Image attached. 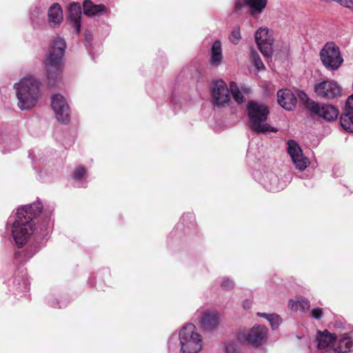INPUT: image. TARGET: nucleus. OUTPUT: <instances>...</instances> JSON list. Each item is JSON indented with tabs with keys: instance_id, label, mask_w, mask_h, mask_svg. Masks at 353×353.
Here are the masks:
<instances>
[{
	"instance_id": "41",
	"label": "nucleus",
	"mask_w": 353,
	"mask_h": 353,
	"mask_svg": "<svg viewBox=\"0 0 353 353\" xmlns=\"http://www.w3.org/2000/svg\"><path fill=\"white\" fill-rule=\"evenodd\" d=\"M321 1H323V2H329V1L336 2V0H321Z\"/></svg>"
},
{
	"instance_id": "23",
	"label": "nucleus",
	"mask_w": 353,
	"mask_h": 353,
	"mask_svg": "<svg viewBox=\"0 0 353 353\" xmlns=\"http://www.w3.org/2000/svg\"><path fill=\"white\" fill-rule=\"evenodd\" d=\"M340 123L345 130L353 132V112L344 108L340 117Z\"/></svg>"
},
{
	"instance_id": "9",
	"label": "nucleus",
	"mask_w": 353,
	"mask_h": 353,
	"mask_svg": "<svg viewBox=\"0 0 353 353\" xmlns=\"http://www.w3.org/2000/svg\"><path fill=\"white\" fill-rule=\"evenodd\" d=\"M314 92L319 98L330 100L339 97L341 94V89L333 81H323L315 85Z\"/></svg>"
},
{
	"instance_id": "42",
	"label": "nucleus",
	"mask_w": 353,
	"mask_h": 353,
	"mask_svg": "<svg viewBox=\"0 0 353 353\" xmlns=\"http://www.w3.org/2000/svg\"><path fill=\"white\" fill-rule=\"evenodd\" d=\"M19 255H20V252H15V257L16 258H18Z\"/></svg>"
},
{
	"instance_id": "11",
	"label": "nucleus",
	"mask_w": 353,
	"mask_h": 353,
	"mask_svg": "<svg viewBox=\"0 0 353 353\" xmlns=\"http://www.w3.org/2000/svg\"><path fill=\"white\" fill-rule=\"evenodd\" d=\"M255 40L261 52L265 57H270L272 54L273 39L269 34V30L260 28L255 33Z\"/></svg>"
},
{
	"instance_id": "31",
	"label": "nucleus",
	"mask_w": 353,
	"mask_h": 353,
	"mask_svg": "<svg viewBox=\"0 0 353 353\" xmlns=\"http://www.w3.org/2000/svg\"><path fill=\"white\" fill-rule=\"evenodd\" d=\"M229 39L230 41L234 44H237L239 43L241 39L239 28H236L232 31Z\"/></svg>"
},
{
	"instance_id": "19",
	"label": "nucleus",
	"mask_w": 353,
	"mask_h": 353,
	"mask_svg": "<svg viewBox=\"0 0 353 353\" xmlns=\"http://www.w3.org/2000/svg\"><path fill=\"white\" fill-rule=\"evenodd\" d=\"M48 16L50 27L54 28L59 27L63 19L61 6L58 3H53L48 9Z\"/></svg>"
},
{
	"instance_id": "27",
	"label": "nucleus",
	"mask_w": 353,
	"mask_h": 353,
	"mask_svg": "<svg viewBox=\"0 0 353 353\" xmlns=\"http://www.w3.org/2000/svg\"><path fill=\"white\" fill-rule=\"evenodd\" d=\"M230 93L231 92L234 99L238 103H243L245 102V97L243 94L240 92L237 84L231 81L230 83Z\"/></svg>"
},
{
	"instance_id": "40",
	"label": "nucleus",
	"mask_w": 353,
	"mask_h": 353,
	"mask_svg": "<svg viewBox=\"0 0 353 353\" xmlns=\"http://www.w3.org/2000/svg\"><path fill=\"white\" fill-rule=\"evenodd\" d=\"M243 307L245 308H247V307H250V303L248 300H246L245 301H244L243 303Z\"/></svg>"
},
{
	"instance_id": "16",
	"label": "nucleus",
	"mask_w": 353,
	"mask_h": 353,
	"mask_svg": "<svg viewBox=\"0 0 353 353\" xmlns=\"http://www.w3.org/2000/svg\"><path fill=\"white\" fill-rule=\"evenodd\" d=\"M268 0H236L235 9L240 10L244 5L250 8V13L252 16L261 14L266 7Z\"/></svg>"
},
{
	"instance_id": "34",
	"label": "nucleus",
	"mask_w": 353,
	"mask_h": 353,
	"mask_svg": "<svg viewBox=\"0 0 353 353\" xmlns=\"http://www.w3.org/2000/svg\"><path fill=\"white\" fill-rule=\"evenodd\" d=\"M93 39V35L91 31L86 30L84 32V40H85V45L88 50L92 46V41Z\"/></svg>"
},
{
	"instance_id": "13",
	"label": "nucleus",
	"mask_w": 353,
	"mask_h": 353,
	"mask_svg": "<svg viewBox=\"0 0 353 353\" xmlns=\"http://www.w3.org/2000/svg\"><path fill=\"white\" fill-rule=\"evenodd\" d=\"M197 318L199 324L203 330H211L218 326L220 314L216 311L205 310L199 312Z\"/></svg>"
},
{
	"instance_id": "15",
	"label": "nucleus",
	"mask_w": 353,
	"mask_h": 353,
	"mask_svg": "<svg viewBox=\"0 0 353 353\" xmlns=\"http://www.w3.org/2000/svg\"><path fill=\"white\" fill-rule=\"evenodd\" d=\"M353 351V333L343 334L334 348H329L322 353H349Z\"/></svg>"
},
{
	"instance_id": "32",
	"label": "nucleus",
	"mask_w": 353,
	"mask_h": 353,
	"mask_svg": "<svg viewBox=\"0 0 353 353\" xmlns=\"http://www.w3.org/2000/svg\"><path fill=\"white\" fill-rule=\"evenodd\" d=\"M221 287L224 290H232L234 287V282L228 277H224L221 282Z\"/></svg>"
},
{
	"instance_id": "6",
	"label": "nucleus",
	"mask_w": 353,
	"mask_h": 353,
	"mask_svg": "<svg viewBox=\"0 0 353 353\" xmlns=\"http://www.w3.org/2000/svg\"><path fill=\"white\" fill-rule=\"evenodd\" d=\"M320 58L328 70H336L343 63V59L339 47L333 42L327 43L320 51Z\"/></svg>"
},
{
	"instance_id": "4",
	"label": "nucleus",
	"mask_w": 353,
	"mask_h": 353,
	"mask_svg": "<svg viewBox=\"0 0 353 353\" xmlns=\"http://www.w3.org/2000/svg\"><path fill=\"white\" fill-rule=\"evenodd\" d=\"M250 128L256 133L276 132L277 129L269 125L266 121L269 114V109L266 105L254 101L247 104Z\"/></svg>"
},
{
	"instance_id": "1",
	"label": "nucleus",
	"mask_w": 353,
	"mask_h": 353,
	"mask_svg": "<svg viewBox=\"0 0 353 353\" xmlns=\"http://www.w3.org/2000/svg\"><path fill=\"white\" fill-rule=\"evenodd\" d=\"M42 210L43 205L39 201L17 209L16 219L12 223V234L18 247H22L33 234L34 228L32 219L39 216Z\"/></svg>"
},
{
	"instance_id": "38",
	"label": "nucleus",
	"mask_w": 353,
	"mask_h": 353,
	"mask_svg": "<svg viewBox=\"0 0 353 353\" xmlns=\"http://www.w3.org/2000/svg\"><path fill=\"white\" fill-rule=\"evenodd\" d=\"M345 108L353 112V94L347 98Z\"/></svg>"
},
{
	"instance_id": "21",
	"label": "nucleus",
	"mask_w": 353,
	"mask_h": 353,
	"mask_svg": "<svg viewBox=\"0 0 353 353\" xmlns=\"http://www.w3.org/2000/svg\"><path fill=\"white\" fill-rule=\"evenodd\" d=\"M263 185L270 192H278L283 189L278 176L274 173H269L263 179Z\"/></svg>"
},
{
	"instance_id": "12",
	"label": "nucleus",
	"mask_w": 353,
	"mask_h": 353,
	"mask_svg": "<svg viewBox=\"0 0 353 353\" xmlns=\"http://www.w3.org/2000/svg\"><path fill=\"white\" fill-rule=\"evenodd\" d=\"M288 145V153L296 168L304 170L310 164L307 158L303 157L301 148L294 140H289Z\"/></svg>"
},
{
	"instance_id": "10",
	"label": "nucleus",
	"mask_w": 353,
	"mask_h": 353,
	"mask_svg": "<svg viewBox=\"0 0 353 353\" xmlns=\"http://www.w3.org/2000/svg\"><path fill=\"white\" fill-rule=\"evenodd\" d=\"M51 106L56 114L57 120L63 123L69 121L70 110L65 98L59 94H54L51 97Z\"/></svg>"
},
{
	"instance_id": "35",
	"label": "nucleus",
	"mask_w": 353,
	"mask_h": 353,
	"mask_svg": "<svg viewBox=\"0 0 353 353\" xmlns=\"http://www.w3.org/2000/svg\"><path fill=\"white\" fill-rule=\"evenodd\" d=\"M8 140V138L7 137H3L0 139V148L2 149L3 152H6V150L3 149V148H6V145H5L6 141H7ZM17 148L16 144H10L8 145V149H6V151H10L12 150H14Z\"/></svg>"
},
{
	"instance_id": "14",
	"label": "nucleus",
	"mask_w": 353,
	"mask_h": 353,
	"mask_svg": "<svg viewBox=\"0 0 353 353\" xmlns=\"http://www.w3.org/2000/svg\"><path fill=\"white\" fill-rule=\"evenodd\" d=\"M268 330L263 325H257L252 327L249 331L246 339L248 342L254 347H259L268 339Z\"/></svg>"
},
{
	"instance_id": "39",
	"label": "nucleus",
	"mask_w": 353,
	"mask_h": 353,
	"mask_svg": "<svg viewBox=\"0 0 353 353\" xmlns=\"http://www.w3.org/2000/svg\"><path fill=\"white\" fill-rule=\"evenodd\" d=\"M299 96L301 101H305V106L307 107V103L310 100L307 95L304 92H300Z\"/></svg>"
},
{
	"instance_id": "5",
	"label": "nucleus",
	"mask_w": 353,
	"mask_h": 353,
	"mask_svg": "<svg viewBox=\"0 0 353 353\" xmlns=\"http://www.w3.org/2000/svg\"><path fill=\"white\" fill-rule=\"evenodd\" d=\"M180 353H199L203 348L202 336L194 325L189 323L179 332Z\"/></svg>"
},
{
	"instance_id": "26",
	"label": "nucleus",
	"mask_w": 353,
	"mask_h": 353,
	"mask_svg": "<svg viewBox=\"0 0 353 353\" xmlns=\"http://www.w3.org/2000/svg\"><path fill=\"white\" fill-rule=\"evenodd\" d=\"M257 315L266 319L269 321L272 330L277 329L281 322L280 316L276 314L258 312Z\"/></svg>"
},
{
	"instance_id": "22",
	"label": "nucleus",
	"mask_w": 353,
	"mask_h": 353,
	"mask_svg": "<svg viewBox=\"0 0 353 353\" xmlns=\"http://www.w3.org/2000/svg\"><path fill=\"white\" fill-rule=\"evenodd\" d=\"M316 340L319 349L327 348L325 350H327L329 348H334V346H330V345L334 341V336L327 330H324L323 332L319 331Z\"/></svg>"
},
{
	"instance_id": "37",
	"label": "nucleus",
	"mask_w": 353,
	"mask_h": 353,
	"mask_svg": "<svg viewBox=\"0 0 353 353\" xmlns=\"http://www.w3.org/2000/svg\"><path fill=\"white\" fill-rule=\"evenodd\" d=\"M311 316L316 319H321V317L323 316L322 309L320 307H316V308L312 310V311L311 312Z\"/></svg>"
},
{
	"instance_id": "24",
	"label": "nucleus",
	"mask_w": 353,
	"mask_h": 353,
	"mask_svg": "<svg viewBox=\"0 0 353 353\" xmlns=\"http://www.w3.org/2000/svg\"><path fill=\"white\" fill-rule=\"evenodd\" d=\"M288 307L292 311L300 310L301 312H306L310 307V301L305 299H301L297 301L292 299L289 301Z\"/></svg>"
},
{
	"instance_id": "36",
	"label": "nucleus",
	"mask_w": 353,
	"mask_h": 353,
	"mask_svg": "<svg viewBox=\"0 0 353 353\" xmlns=\"http://www.w3.org/2000/svg\"><path fill=\"white\" fill-rule=\"evenodd\" d=\"M336 3L341 6L353 10V1L352 0H336Z\"/></svg>"
},
{
	"instance_id": "29",
	"label": "nucleus",
	"mask_w": 353,
	"mask_h": 353,
	"mask_svg": "<svg viewBox=\"0 0 353 353\" xmlns=\"http://www.w3.org/2000/svg\"><path fill=\"white\" fill-rule=\"evenodd\" d=\"M179 341V334H172L168 339V346L169 350H176L178 349Z\"/></svg>"
},
{
	"instance_id": "20",
	"label": "nucleus",
	"mask_w": 353,
	"mask_h": 353,
	"mask_svg": "<svg viewBox=\"0 0 353 353\" xmlns=\"http://www.w3.org/2000/svg\"><path fill=\"white\" fill-rule=\"evenodd\" d=\"M83 13L87 17L98 16L106 11L103 4H94L91 0H84L83 2Z\"/></svg>"
},
{
	"instance_id": "18",
	"label": "nucleus",
	"mask_w": 353,
	"mask_h": 353,
	"mask_svg": "<svg viewBox=\"0 0 353 353\" xmlns=\"http://www.w3.org/2000/svg\"><path fill=\"white\" fill-rule=\"evenodd\" d=\"M81 6L78 2H72L69 7V19L77 34H79L81 27Z\"/></svg>"
},
{
	"instance_id": "2",
	"label": "nucleus",
	"mask_w": 353,
	"mask_h": 353,
	"mask_svg": "<svg viewBox=\"0 0 353 353\" xmlns=\"http://www.w3.org/2000/svg\"><path fill=\"white\" fill-rule=\"evenodd\" d=\"M66 43L63 39L57 37L54 39L49 48L48 54L44 64L48 86L57 85L61 79L62 59L65 54Z\"/></svg>"
},
{
	"instance_id": "17",
	"label": "nucleus",
	"mask_w": 353,
	"mask_h": 353,
	"mask_svg": "<svg viewBox=\"0 0 353 353\" xmlns=\"http://www.w3.org/2000/svg\"><path fill=\"white\" fill-rule=\"evenodd\" d=\"M279 104L287 110H292L296 104V98L293 92L288 90H280L277 92Z\"/></svg>"
},
{
	"instance_id": "8",
	"label": "nucleus",
	"mask_w": 353,
	"mask_h": 353,
	"mask_svg": "<svg viewBox=\"0 0 353 353\" xmlns=\"http://www.w3.org/2000/svg\"><path fill=\"white\" fill-rule=\"evenodd\" d=\"M230 101V90L225 82L217 80L212 83V102L214 105L223 107Z\"/></svg>"
},
{
	"instance_id": "33",
	"label": "nucleus",
	"mask_w": 353,
	"mask_h": 353,
	"mask_svg": "<svg viewBox=\"0 0 353 353\" xmlns=\"http://www.w3.org/2000/svg\"><path fill=\"white\" fill-rule=\"evenodd\" d=\"M85 173V169L83 167L79 166L73 172V179L75 181L81 180Z\"/></svg>"
},
{
	"instance_id": "28",
	"label": "nucleus",
	"mask_w": 353,
	"mask_h": 353,
	"mask_svg": "<svg viewBox=\"0 0 353 353\" xmlns=\"http://www.w3.org/2000/svg\"><path fill=\"white\" fill-rule=\"evenodd\" d=\"M251 59L254 65L258 69L261 70L264 68V64L261 61L259 54L254 50H251Z\"/></svg>"
},
{
	"instance_id": "7",
	"label": "nucleus",
	"mask_w": 353,
	"mask_h": 353,
	"mask_svg": "<svg viewBox=\"0 0 353 353\" xmlns=\"http://www.w3.org/2000/svg\"><path fill=\"white\" fill-rule=\"evenodd\" d=\"M307 108L314 114L327 121H334L338 115V110L332 105H321L312 100L307 103Z\"/></svg>"
},
{
	"instance_id": "25",
	"label": "nucleus",
	"mask_w": 353,
	"mask_h": 353,
	"mask_svg": "<svg viewBox=\"0 0 353 353\" xmlns=\"http://www.w3.org/2000/svg\"><path fill=\"white\" fill-rule=\"evenodd\" d=\"M211 50V63L216 65H218L223 58L221 41L219 40L214 41V43L212 45Z\"/></svg>"
},
{
	"instance_id": "3",
	"label": "nucleus",
	"mask_w": 353,
	"mask_h": 353,
	"mask_svg": "<svg viewBox=\"0 0 353 353\" xmlns=\"http://www.w3.org/2000/svg\"><path fill=\"white\" fill-rule=\"evenodd\" d=\"M41 82L37 78L28 76L22 78L14 85L18 99V107L21 110L33 108L41 96Z\"/></svg>"
},
{
	"instance_id": "30",
	"label": "nucleus",
	"mask_w": 353,
	"mask_h": 353,
	"mask_svg": "<svg viewBox=\"0 0 353 353\" xmlns=\"http://www.w3.org/2000/svg\"><path fill=\"white\" fill-rule=\"evenodd\" d=\"M224 348L225 353H241V349L236 342L225 343Z\"/></svg>"
}]
</instances>
